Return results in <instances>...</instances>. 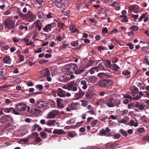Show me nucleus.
<instances>
[{
  "instance_id": "f257e3e1",
  "label": "nucleus",
  "mask_w": 149,
  "mask_h": 149,
  "mask_svg": "<svg viewBox=\"0 0 149 149\" xmlns=\"http://www.w3.org/2000/svg\"><path fill=\"white\" fill-rule=\"evenodd\" d=\"M65 69H67L70 72L72 71V70L73 69L76 74H80L84 70V68L82 66H80L78 68L77 65L72 64L68 65L67 67H65Z\"/></svg>"
},
{
  "instance_id": "f03ea898",
  "label": "nucleus",
  "mask_w": 149,
  "mask_h": 149,
  "mask_svg": "<svg viewBox=\"0 0 149 149\" xmlns=\"http://www.w3.org/2000/svg\"><path fill=\"white\" fill-rule=\"evenodd\" d=\"M79 105L78 102L75 103L72 102L66 108V110L68 111H71L72 110H75L78 109Z\"/></svg>"
},
{
  "instance_id": "7ed1b4c3",
  "label": "nucleus",
  "mask_w": 149,
  "mask_h": 149,
  "mask_svg": "<svg viewBox=\"0 0 149 149\" xmlns=\"http://www.w3.org/2000/svg\"><path fill=\"white\" fill-rule=\"evenodd\" d=\"M55 6L59 8H64L66 0H54Z\"/></svg>"
},
{
  "instance_id": "20e7f679",
  "label": "nucleus",
  "mask_w": 149,
  "mask_h": 149,
  "mask_svg": "<svg viewBox=\"0 0 149 149\" xmlns=\"http://www.w3.org/2000/svg\"><path fill=\"white\" fill-rule=\"evenodd\" d=\"M112 81L111 79H101L100 81L99 84L101 87L105 88L108 86L109 83H112Z\"/></svg>"
},
{
  "instance_id": "39448f33",
  "label": "nucleus",
  "mask_w": 149,
  "mask_h": 149,
  "mask_svg": "<svg viewBox=\"0 0 149 149\" xmlns=\"http://www.w3.org/2000/svg\"><path fill=\"white\" fill-rule=\"evenodd\" d=\"M59 111L58 110H53L48 113L46 118L47 119L54 118L59 114Z\"/></svg>"
},
{
  "instance_id": "423d86ee",
  "label": "nucleus",
  "mask_w": 149,
  "mask_h": 149,
  "mask_svg": "<svg viewBox=\"0 0 149 149\" xmlns=\"http://www.w3.org/2000/svg\"><path fill=\"white\" fill-rule=\"evenodd\" d=\"M36 18L35 15L33 14L31 12H28L26 14L25 19L28 22H32L36 19Z\"/></svg>"
},
{
  "instance_id": "0eeeda50",
  "label": "nucleus",
  "mask_w": 149,
  "mask_h": 149,
  "mask_svg": "<svg viewBox=\"0 0 149 149\" xmlns=\"http://www.w3.org/2000/svg\"><path fill=\"white\" fill-rule=\"evenodd\" d=\"M26 105L22 103L19 104L16 107V109L18 111H23L26 110Z\"/></svg>"
},
{
  "instance_id": "6e6552de",
  "label": "nucleus",
  "mask_w": 149,
  "mask_h": 149,
  "mask_svg": "<svg viewBox=\"0 0 149 149\" xmlns=\"http://www.w3.org/2000/svg\"><path fill=\"white\" fill-rule=\"evenodd\" d=\"M56 23L54 22L47 24L43 28V30L45 32H48V31H51L52 28L56 26Z\"/></svg>"
},
{
  "instance_id": "1a4fd4ad",
  "label": "nucleus",
  "mask_w": 149,
  "mask_h": 149,
  "mask_svg": "<svg viewBox=\"0 0 149 149\" xmlns=\"http://www.w3.org/2000/svg\"><path fill=\"white\" fill-rule=\"evenodd\" d=\"M47 103L44 101H38L35 104V107L38 108L46 107L47 106Z\"/></svg>"
},
{
  "instance_id": "9d476101",
  "label": "nucleus",
  "mask_w": 149,
  "mask_h": 149,
  "mask_svg": "<svg viewBox=\"0 0 149 149\" xmlns=\"http://www.w3.org/2000/svg\"><path fill=\"white\" fill-rule=\"evenodd\" d=\"M68 75H61L59 78V80L60 81L66 82L70 79Z\"/></svg>"
},
{
  "instance_id": "9b49d317",
  "label": "nucleus",
  "mask_w": 149,
  "mask_h": 149,
  "mask_svg": "<svg viewBox=\"0 0 149 149\" xmlns=\"http://www.w3.org/2000/svg\"><path fill=\"white\" fill-rule=\"evenodd\" d=\"M85 93L84 91H83L81 89H79L78 92L75 95V97L77 99H78L82 98Z\"/></svg>"
},
{
  "instance_id": "f8f14e48",
  "label": "nucleus",
  "mask_w": 149,
  "mask_h": 149,
  "mask_svg": "<svg viewBox=\"0 0 149 149\" xmlns=\"http://www.w3.org/2000/svg\"><path fill=\"white\" fill-rule=\"evenodd\" d=\"M114 100L113 98L108 99L107 101V105L109 107H115L114 104Z\"/></svg>"
},
{
  "instance_id": "ddd939ff",
  "label": "nucleus",
  "mask_w": 149,
  "mask_h": 149,
  "mask_svg": "<svg viewBox=\"0 0 149 149\" xmlns=\"http://www.w3.org/2000/svg\"><path fill=\"white\" fill-rule=\"evenodd\" d=\"M58 95L61 97H63L65 96V92L62 89L58 88L56 91Z\"/></svg>"
},
{
  "instance_id": "4468645a",
  "label": "nucleus",
  "mask_w": 149,
  "mask_h": 149,
  "mask_svg": "<svg viewBox=\"0 0 149 149\" xmlns=\"http://www.w3.org/2000/svg\"><path fill=\"white\" fill-rule=\"evenodd\" d=\"M101 61L102 62L103 65L108 68H110L111 66V61L110 60H102Z\"/></svg>"
},
{
  "instance_id": "2eb2a0df",
  "label": "nucleus",
  "mask_w": 149,
  "mask_h": 149,
  "mask_svg": "<svg viewBox=\"0 0 149 149\" xmlns=\"http://www.w3.org/2000/svg\"><path fill=\"white\" fill-rule=\"evenodd\" d=\"M57 103V107L59 109H62L64 107V106L62 104L63 100L60 98H57L56 100Z\"/></svg>"
},
{
  "instance_id": "dca6fc26",
  "label": "nucleus",
  "mask_w": 149,
  "mask_h": 149,
  "mask_svg": "<svg viewBox=\"0 0 149 149\" xmlns=\"http://www.w3.org/2000/svg\"><path fill=\"white\" fill-rule=\"evenodd\" d=\"M69 29L71 31V32L72 33H76L79 32V30L76 28L75 25L74 24L70 25Z\"/></svg>"
},
{
  "instance_id": "f3484780",
  "label": "nucleus",
  "mask_w": 149,
  "mask_h": 149,
  "mask_svg": "<svg viewBox=\"0 0 149 149\" xmlns=\"http://www.w3.org/2000/svg\"><path fill=\"white\" fill-rule=\"evenodd\" d=\"M3 24L5 26V29H7L6 31H9V19H7L5 20L3 22Z\"/></svg>"
},
{
  "instance_id": "a211bd4d",
  "label": "nucleus",
  "mask_w": 149,
  "mask_h": 149,
  "mask_svg": "<svg viewBox=\"0 0 149 149\" xmlns=\"http://www.w3.org/2000/svg\"><path fill=\"white\" fill-rule=\"evenodd\" d=\"M135 107L138 108L140 110H143L144 108V106L143 105V103L142 102H136L135 104Z\"/></svg>"
},
{
  "instance_id": "6ab92c4d",
  "label": "nucleus",
  "mask_w": 149,
  "mask_h": 149,
  "mask_svg": "<svg viewBox=\"0 0 149 149\" xmlns=\"http://www.w3.org/2000/svg\"><path fill=\"white\" fill-rule=\"evenodd\" d=\"M41 74L46 77L47 76H50V72L48 68H46L41 71Z\"/></svg>"
},
{
  "instance_id": "aec40b11",
  "label": "nucleus",
  "mask_w": 149,
  "mask_h": 149,
  "mask_svg": "<svg viewBox=\"0 0 149 149\" xmlns=\"http://www.w3.org/2000/svg\"><path fill=\"white\" fill-rule=\"evenodd\" d=\"M93 95V91L91 90H88L86 93L85 95L88 98H92Z\"/></svg>"
},
{
  "instance_id": "412c9836",
  "label": "nucleus",
  "mask_w": 149,
  "mask_h": 149,
  "mask_svg": "<svg viewBox=\"0 0 149 149\" xmlns=\"http://www.w3.org/2000/svg\"><path fill=\"white\" fill-rule=\"evenodd\" d=\"M103 64L102 62L100 63L98 66L95 67L94 68L97 70H104V67L103 66Z\"/></svg>"
},
{
  "instance_id": "4be33fe9",
  "label": "nucleus",
  "mask_w": 149,
  "mask_h": 149,
  "mask_svg": "<svg viewBox=\"0 0 149 149\" xmlns=\"http://www.w3.org/2000/svg\"><path fill=\"white\" fill-rule=\"evenodd\" d=\"M75 85V83L74 81H71L68 84L67 89L68 90L71 91V89Z\"/></svg>"
},
{
  "instance_id": "5701e85b",
  "label": "nucleus",
  "mask_w": 149,
  "mask_h": 149,
  "mask_svg": "<svg viewBox=\"0 0 149 149\" xmlns=\"http://www.w3.org/2000/svg\"><path fill=\"white\" fill-rule=\"evenodd\" d=\"M53 133L56 134H62L64 133V131L63 130H58L55 129L54 130Z\"/></svg>"
},
{
  "instance_id": "b1692460",
  "label": "nucleus",
  "mask_w": 149,
  "mask_h": 149,
  "mask_svg": "<svg viewBox=\"0 0 149 149\" xmlns=\"http://www.w3.org/2000/svg\"><path fill=\"white\" fill-rule=\"evenodd\" d=\"M42 0H36V6L38 8H41L42 6Z\"/></svg>"
},
{
  "instance_id": "393cba45",
  "label": "nucleus",
  "mask_w": 149,
  "mask_h": 149,
  "mask_svg": "<svg viewBox=\"0 0 149 149\" xmlns=\"http://www.w3.org/2000/svg\"><path fill=\"white\" fill-rule=\"evenodd\" d=\"M110 68H111L112 70L115 71H117L120 69L119 67L116 64H113L112 65H111V67Z\"/></svg>"
},
{
  "instance_id": "a878e982",
  "label": "nucleus",
  "mask_w": 149,
  "mask_h": 149,
  "mask_svg": "<svg viewBox=\"0 0 149 149\" xmlns=\"http://www.w3.org/2000/svg\"><path fill=\"white\" fill-rule=\"evenodd\" d=\"M56 122V120H48L47 121L46 125H48L49 126H51L54 124Z\"/></svg>"
},
{
  "instance_id": "bb28decb",
  "label": "nucleus",
  "mask_w": 149,
  "mask_h": 149,
  "mask_svg": "<svg viewBox=\"0 0 149 149\" xmlns=\"http://www.w3.org/2000/svg\"><path fill=\"white\" fill-rule=\"evenodd\" d=\"M123 75L128 76V78H129L130 77L131 72H130L128 71L127 70H125L123 71L122 73Z\"/></svg>"
},
{
  "instance_id": "cd10ccee",
  "label": "nucleus",
  "mask_w": 149,
  "mask_h": 149,
  "mask_svg": "<svg viewBox=\"0 0 149 149\" xmlns=\"http://www.w3.org/2000/svg\"><path fill=\"white\" fill-rule=\"evenodd\" d=\"M3 61L4 64L9 65V56H6L3 58Z\"/></svg>"
},
{
  "instance_id": "c85d7f7f",
  "label": "nucleus",
  "mask_w": 149,
  "mask_h": 149,
  "mask_svg": "<svg viewBox=\"0 0 149 149\" xmlns=\"http://www.w3.org/2000/svg\"><path fill=\"white\" fill-rule=\"evenodd\" d=\"M38 16L40 19L43 18V17L45 18V15L42 12H39L38 13Z\"/></svg>"
},
{
  "instance_id": "c756f323",
  "label": "nucleus",
  "mask_w": 149,
  "mask_h": 149,
  "mask_svg": "<svg viewBox=\"0 0 149 149\" xmlns=\"http://www.w3.org/2000/svg\"><path fill=\"white\" fill-rule=\"evenodd\" d=\"M117 146L115 144H107L106 145V147L107 148H113Z\"/></svg>"
},
{
  "instance_id": "7c9ffc66",
  "label": "nucleus",
  "mask_w": 149,
  "mask_h": 149,
  "mask_svg": "<svg viewBox=\"0 0 149 149\" xmlns=\"http://www.w3.org/2000/svg\"><path fill=\"white\" fill-rule=\"evenodd\" d=\"M147 44L149 45V42H147ZM141 49L146 52L148 53L149 52V46L142 47Z\"/></svg>"
},
{
  "instance_id": "2f4dec72",
  "label": "nucleus",
  "mask_w": 149,
  "mask_h": 149,
  "mask_svg": "<svg viewBox=\"0 0 149 149\" xmlns=\"http://www.w3.org/2000/svg\"><path fill=\"white\" fill-rule=\"evenodd\" d=\"M9 118L8 116L6 115L4 116H3L1 118L0 120H4L3 122H5L6 121H8V120Z\"/></svg>"
},
{
  "instance_id": "473e14b6",
  "label": "nucleus",
  "mask_w": 149,
  "mask_h": 149,
  "mask_svg": "<svg viewBox=\"0 0 149 149\" xmlns=\"http://www.w3.org/2000/svg\"><path fill=\"white\" fill-rule=\"evenodd\" d=\"M49 103L50 104L52 107H54L55 106V102L52 100H48Z\"/></svg>"
},
{
  "instance_id": "72a5a7b5",
  "label": "nucleus",
  "mask_w": 149,
  "mask_h": 149,
  "mask_svg": "<svg viewBox=\"0 0 149 149\" xmlns=\"http://www.w3.org/2000/svg\"><path fill=\"white\" fill-rule=\"evenodd\" d=\"M119 132L120 133H121L123 136H127V134L126 131H125L123 129H121L120 130Z\"/></svg>"
},
{
  "instance_id": "f704fd0d",
  "label": "nucleus",
  "mask_w": 149,
  "mask_h": 149,
  "mask_svg": "<svg viewBox=\"0 0 149 149\" xmlns=\"http://www.w3.org/2000/svg\"><path fill=\"white\" fill-rule=\"evenodd\" d=\"M111 41L112 42H113L115 44L120 45V43L119 41L115 38H112L111 39Z\"/></svg>"
},
{
  "instance_id": "c9c22d12",
  "label": "nucleus",
  "mask_w": 149,
  "mask_h": 149,
  "mask_svg": "<svg viewBox=\"0 0 149 149\" xmlns=\"http://www.w3.org/2000/svg\"><path fill=\"white\" fill-rule=\"evenodd\" d=\"M45 16H46L47 18L48 19H50L54 17V15L53 14L51 13V12H49V13L45 15Z\"/></svg>"
},
{
  "instance_id": "e433bc0d",
  "label": "nucleus",
  "mask_w": 149,
  "mask_h": 149,
  "mask_svg": "<svg viewBox=\"0 0 149 149\" xmlns=\"http://www.w3.org/2000/svg\"><path fill=\"white\" fill-rule=\"evenodd\" d=\"M74 118H71L70 120L67 121L66 122V124L68 125L72 124H74Z\"/></svg>"
},
{
  "instance_id": "4c0bfd02",
  "label": "nucleus",
  "mask_w": 149,
  "mask_h": 149,
  "mask_svg": "<svg viewBox=\"0 0 149 149\" xmlns=\"http://www.w3.org/2000/svg\"><path fill=\"white\" fill-rule=\"evenodd\" d=\"M40 135L41 136L45 139L47 138V136L45 132L42 131L40 132Z\"/></svg>"
},
{
  "instance_id": "58836bf2",
  "label": "nucleus",
  "mask_w": 149,
  "mask_h": 149,
  "mask_svg": "<svg viewBox=\"0 0 149 149\" xmlns=\"http://www.w3.org/2000/svg\"><path fill=\"white\" fill-rule=\"evenodd\" d=\"M65 26V24L64 23L58 22V23L57 26L60 29H62Z\"/></svg>"
},
{
  "instance_id": "ea45409f",
  "label": "nucleus",
  "mask_w": 149,
  "mask_h": 149,
  "mask_svg": "<svg viewBox=\"0 0 149 149\" xmlns=\"http://www.w3.org/2000/svg\"><path fill=\"white\" fill-rule=\"evenodd\" d=\"M18 57L19 58V62L23 61H24V56H23L21 54H18Z\"/></svg>"
},
{
  "instance_id": "a19ab883",
  "label": "nucleus",
  "mask_w": 149,
  "mask_h": 149,
  "mask_svg": "<svg viewBox=\"0 0 149 149\" xmlns=\"http://www.w3.org/2000/svg\"><path fill=\"white\" fill-rule=\"evenodd\" d=\"M10 112L12 111L13 113H14L16 115H19V113L17 112L12 107H10Z\"/></svg>"
},
{
  "instance_id": "79ce46f5",
  "label": "nucleus",
  "mask_w": 149,
  "mask_h": 149,
  "mask_svg": "<svg viewBox=\"0 0 149 149\" xmlns=\"http://www.w3.org/2000/svg\"><path fill=\"white\" fill-rule=\"evenodd\" d=\"M136 8V7L135 6H134V5L130 6L129 7V9L130 10V12L131 13L132 12H133L135 10V9Z\"/></svg>"
},
{
  "instance_id": "37998d69",
  "label": "nucleus",
  "mask_w": 149,
  "mask_h": 149,
  "mask_svg": "<svg viewBox=\"0 0 149 149\" xmlns=\"http://www.w3.org/2000/svg\"><path fill=\"white\" fill-rule=\"evenodd\" d=\"M99 103L101 105H103L104 104H106L107 101L102 99H100L99 101Z\"/></svg>"
},
{
  "instance_id": "c03bdc74",
  "label": "nucleus",
  "mask_w": 149,
  "mask_h": 149,
  "mask_svg": "<svg viewBox=\"0 0 149 149\" xmlns=\"http://www.w3.org/2000/svg\"><path fill=\"white\" fill-rule=\"evenodd\" d=\"M70 10H63L62 11V12L65 15H67L68 14H69L70 13Z\"/></svg>"
},
{
  "instance_id": "a18cd8bd",
  "label": "nucleus",
  "mask_w": 149,
  "mask_h": 149,
  "mask_svg": "<svg viewBox=\"0 0 149 149\" xmlns=\"http://www.w3.org/2000/svg\"><path fill=\"white\" fill-rule=\"evenodd\" d=\"M81 102H82V105L84 107H86L88 104V102L85 100H81Z\"/></svg>"
},
{
  "instance_id": "49530a36",
  "label": "nucleus",
  "mask_w": 149,
  "mask_h": 149,
  "mask_svg": "<svg viewBox=\"0 0 149 149\" xmlns=\"http://www.w3.org/2000/svg\"><path fill=\"white\" fill-rule=\"evenodd\" d=\"M39 110L35 108H33L31 109L30 112L33 114H35L37 112H38Z\"/></svg>"
},
{
  "instance_id": "de8ad7c7",
  "label": "nucleus",
  "mask_w": 149,
  "mask_h": 149,
  "mask_svg": "<svg viewBox=\"0 0 149 149\" xmlns=\"http://www.w3.org/2000/svg\"><path fill=\"white\" fill-rule=\"evenodd\" d=\"M131 29L134 31H137L139 29L138 27L135 25H133L131 27Z\"/></svg>"
},
{
  "instance_id": "09e8293b",
  "label": "nucleus",
  "mask_w": 149,
  "mask_h": 149,
  "mask_svg": "<svg viewBox=\"0 0 149 149\" xmlns=\"http://www.w3.org/2000/svg\"><path fill=\"white\" fill-rule=\"evenodd\" d=\"M128 112V110L127 109H125L122 111L121 115L123 116H126L127 115Z\"/></svg>"
},
{
  "instance_id": "8fccbe9b",
  "label": "nucleus",
  "mask_w": 149,
  "mask_h": 149,
  "mask_svg": "<svg viewBox=\"0 0 149 149\" xmlns=\"http://www.w3.org/2000/svg\"><path fill=\"white\" fill-rule=\"evenodd\" d=\"M78 45V42L77 41H73L71 43V45L73 47H75Z\"/></svg>"
},
{
  "instance_id": "3c124183",
  "label": "nucleus",
  "mask_w": 149,
  "mask_h": 149,
  "mask_svg": "<svg viewBox=\"0 0 149 149\" xmlns=\"http://www.w3.org/2000/svg\"><path fill=\"white\" fill-rule=\"evenodd\" d=\"M113 101L114 103L115 104L116 106L117 107H118L120 103V101L118 100H114Z\"/></svg>"
},
{
  "instance_id": "603ef678",
  "label": "nucleus",
  "mask_w": 149,
  "mask_h": 149,
  "mask_svg": "<svg viewBox=\"0 0 149 149\" xmlns=\"http://www.w3.org/2000/svg\"><path fill=\"white\" fill-rule=\"evenodd\" d=\"M146 116L145 115H143L141 118V120L143 122L146 123Z\"/></svg>"
},
{
  "instance_id": "864d4df0",
  "label": "nucleus",
  "mask_w": 149,
  "mask_h": 149,
  "mask_svg": "<svg viewBox=\"0 0 149 149\" xmlns=\"http://www.w3.org/2000/svg\"><path fill=\"white\" fill-rule=\"evenodd\" d=\"M48 60H42L41 61H39V63L40 64L42 65V64H44L45 63H46L48 62Z\"/></svg>"
},
{
  "instance_id": "5fc2aeb1",
  "label": "nucleus",
  "mask_w": 149,
  "mask_h": 149,
  "mask_svg": "<svg viewBox=\"0 0 149 149\" xmlns=\"http://www.w3.org/2000/svg\"><path fill=\"white\" fill-rule=\"evenodd\" d=\"M69 45V44H63L61 46L62 49H65Z\"/></svg>"
},
{
  "instance_id": "6e6d98bb",
  "label": "nucleus",
  "mask_w": 149,
  "mask_h": 149,
  "mask_svg": "<svg viewBox=\"0 0 149 149\" xmlns=\"http://www.w3.org/2000/svg\"><path fill=\"white\" fill-rule=\"evenodd\" d=\"M127 45L129 47V48L131 49H132L134 48V45L131 42H129L127 44Z\"/></svg>"
},
{
  "instance_id": "4d7b16f0",
  "label": "nucleus",
  "mask_w": 149,
  "mask_h": 149,
  "mask_svg": "<svg viewBox=\"0 0 149 149\" xmlns=\"http://www.w3.org/2000/svg\"><path fill=\"white\" fill-rule=\"evenodd\" d=\"M19 15L22 18H23L24 19H25L26 14H23L22 12H19Z\"/></svg>"
},
{
  "instance_id": "13d9d810",
  "label": "nucleus",
  "mask_w": 149,
  "mask_h": 149,
  "mask_svg": "<svg viewBox=\"0 0 149 149\" xmlns=\"http://www.w3.org/2000/svg\"><path fill=\"white\" fill-rule=\"evenodd\" d=\"M97 122V120H95L93 121L92 122L91 124V126L92 127L95 126Z\"/></svg>"
},
{
  "instance_id": "bf43d9fd",
  "label": "nucleus",
  "mask_w": 149,
  "mask_h": 149,
  "mask_svg": "<svg viewBox=\"0 0 149 149\" xmlns=\"http://www.w3.org/2000/svg\"><path fill=\"white\" fill-rule=\"evenodd\" d=\"M139 17V15H134V14H132L131 15V17L132 18H134V20H136Z\"/></svg>"
},
{
  "instance_id": "052dcab7",
  "label": "nucleus",
  "mask_w": 149,
  "mask_h": 149,
  "mask_svg": "<svg viewBox=\"0 0 149 149\" xmlns=\"http://www.w3.org/2000/svg\"><path fill=\"white\" fill-rule=\"evenodd\" d=\"M135 104H133V103L129 104L128 105V107L129 109H132V107H135Z\"/></svg>"
},
{
  "instance_id": "680f3d73",
  "label": "nucleus",
  "mask_w": 149,
  "mask_h": 149,
  "mask_svg": "<svg viewBox=\"0 0 149 149\" xmlns=\"http://www.w3.org/2000/svg\"><path fill=\"white\" fill-rule=\"evenodd\" d=\"M31 134L33 136V137H34L35 138H36L37 137H38L39 136L37 132H33Z\"/></svg>"
},
{
  "instance_id": "e2e57ef3",
  "label": "nucleus",
  "mask_w": 149,
  "mask_h": 149,
  "mask_svg": "<svg viewBox=\"0 0 149 149\" xmlns=\"http://www.w3.org/2000/svg\"><path fill=\"white\" fill-rule=\"evenodd\" d=\"M146 14H143L142 15L140 16L139 19V21H141L142 20V19L145 18V17Z\"/></svg>"
},
{
  "instance_id": "0e129e2a",
  "label": "nucleus",
  "mask_w": 149,
  "mask_h": 149,
  "mask_svg": "<svg viewBox=\"0 0 149 149\" xmlns=\"http://www.w3.org/2000/svg\"><path fill=\"white\" fill-rule=\"evenodd\" d=\"M105 73H101L98 74H97V76L100 78L103 77L105 76Z\"/></svg>"
},
{
  "instance_id": "69168bd1",
  "label": "nucleus",
  "mask_w": 149,
  "mask_h": 149,
  "mask_svg": "<svg viewBox=\"0 0 149 149\" xmlns=\"http://www.w3.org/2000/svg\"><path fill=\"white\" fill-rule=\"evenodd\" d=\"M2 111L5 113H8L9 112V109L8 108H4L2 109Z\"/></svg>"
},
{
  "instance_id": "338daca9",
  "label": "nucleus",
  "mask_w": 149,
  "mask_h": 149,
  "mask_svg": "<svg viewBox=\"0 0 149 149\" xmlns=\"http://www.w3.org/2000/svg\"><path fill=\"white\" fill-rule=\"evenodd\" d=\"M97 49L99 51H100L101 50H104L105 49L104 47L101 46L98 47H97Z\"/></svg>"
},
{
  "instance_id": "774afa93",
  "label": "nucleus",
  "mask_w": 149,
  "mask_h": 149,
  "mask_svg": "<svg viewBox=\"0 0 149 149\" xmlns=\"http://www.w3.org/2000/svg\"><path fill=\"white\" fill-rule=\"evenodd\" d=\"M144 130L143 128L140 127L138 129L137 131L139 133H142L143 132Z\"/></svg>"
}]
</instances>
